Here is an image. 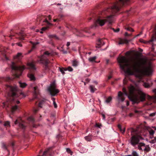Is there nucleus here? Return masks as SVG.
<instances>
[{
  "label": "nucleus",
  "instance_id": "1",
  "mask_svg": "<svg viewBox=\"0 0 156 156\" xmlns=\"http://www.w3.org/2000/svg\"><path fill=\"white\" fill-rule=\"evenodd\" d=\"M121 68L129 75H134L140 79L144 75L151 74L152 69L150 66H146L147 60L143 59L140 61L135 59L128 60L124 56H122L118 60Z\"/></svg>",
  "mask_w": 156,
  "mask_h": 156
},
{
  "label": "nucleus",
  "instance_id": "2",
  "mask_svg": "<svg viewBox=\"0 0 156 156\" xmlns=\"http://www.w3.org/2000/svg\"><path fill=\"white\" fill-rule=\"evenodd\" d=\"M131 2L132 0H111L110 3L107 2L109 7L101 12V14L102 15L104 14L110 15L107 16L105 19H102L100 16H98L95 14H93L92 16L94 19V22L90 28L95 29L98 25L103 26L106 22H108L109 24L111 25L113 22V17L115 13L119 11L123 6L129 5Z\"/></svg>",
  "mask_w": 156,
  "mask_h": 156
},
{
  "label": "nucleus",
  "instance_id": "3",
  "mask_svg": "<svg viewBox=\"0 0 156 156\" xmlns=\"http://www.w3.org/2000/svg\"><path fill=\"white\" fill-rule=\"evenodd\" d=\"M129 92L128 93L125 88L122 89L123 94L127 96L129 100L132 102L133 104H138L140 101H143L146 100V95L140 90L137 91V94H135V88L133 86H131L129 89Z\"/></svg>",
  "mask_w": 156,
  "mask_h": 156
},
{
  "label": "nucleus",
  "instance_id": "4",
  "mask_svg": "<svg viewBox=\"0 0 156 156\" xmlns=\"http://www.w3.org/2000/svg\"><path fill=\"white\" fill-rule=\"evenodd\" d=\"M130 130L131 133V136L128 140V142L132 147L138 149V147L140 144L143 143L141 141L143 138L139 133L137 129L131 128Z\"/></svg>",
  "mask_w": 156,
  "mask_h": 156
},
{
  "label": "nucleus",
  "instance_id": "5",
  "mask_svg": "<svg viewBox=\"0 0 156 156\" xmlns=\"http://www.w3.org/2000/svg\"><path fill=\"white\" fill-rule=\"evenodd\" d=\"M53 54L49 52L48 51H46L44 52V54L39 58V60L40 63L43 65V72L47 74L48 73L50 68L48 66V64L50 61L48 59L47 57L50 56H52Z\"/></svg>",
  "mask_w": 156,
  "mask_h": 156
},
{
  "label": "nucleus",
  "instance_id": "6",
  "mask_svg": "<svg viewBox=\"0 0 156 156\" xmlns=\"http://www.w3.org/2000/svg\"><path fill=\"white\" fill-rule=\"evenodd\" d=\"M35 63L36 62L33 61L28 63L27 64L30 69V72L28 74L27 76L31 80L34 81L35 80V78L34 75V73L36 70V68L35 67Z\"/></svg>",
  "mask_w": 156,
  "mask_h": 156
},
{
  "label": "nucleus",
  "instance_id": "7",
  "mask_svg": "<svg viewBox=\"0 0 156 156\" xmlns=\"http://www.w3.org/2000/svg\"><path fill=\"white\" fill-rule=\"evenodd\" d=\"M48 90L52 96H55L59 91L58 89H56L55 84L54 82H53L51 84L50 86L48 88Z\"/></svg>",
  "mask_w": 156,
  "mask_h": 156
},
{
  "label": "nucleus",
  "instance_id": "8",
  "mask_svg": "<svg viewBox=\"0 0 156 156\" xmlns=\"http://www.w3.org/2000/svg\"><path fill=\"white\" fill-rule=\"evenodd\" d=\"M138 150L141 151H144L145 153H147L151 151V149L149 145L142 143L138 147Z\"/></svg>",
  "mask_w": 156,
  "mask_h": 156
},
{
  "label": "nucleus",
  "instance_id": "9",
  "mask_svg": "<svg viewBox=\"0 0 156 156\" xmlns=\"http://www.w3.org/2000/svg\"><path fill=\"white\" fill-rule=\"evenodd\" d=\"M16 87H11L10 88V90L8 94V96L12 98L13 100H14L15 98L16 97Z\"/></svg>",
  "mask_w": 156,
  "mask_h": 156
},
{
  "label": "nucleus",
  "instance_id": "10",
  "mask_svg": "<svg viewBox=\"0 0 156 156\" xmlns=\"http://www.w3.org/2000/svg\"><path fill=\"white\" fill-rule=\"evenodd\" d=\"M89 28H86L83 30H79L76 29H74L73 32L76 34V36L80 37H82L83 36L82 33L84 31L86 33H89Z\"/></svg>",
  "mask_w": 156,
  "mask_h": 156
},
{
  "label": "nucleus",
  "instance_id": "11",
  "mask_svg": "<svg viewBox=\"0 0 156 156\" xmlns=\"http://www.w3.org/2000/svg\"><path fill=\"white\" fill-rule=\"evenodd\" d=\"M34 90L33 98L32 99L30 100V101H32L35 99H37V100H39L38 98V95L39 94V92L37 87L36 86L34 87Z\"/></svg>",
  "mask_w": 156,
  "mask_h": 156
},
{
  "label": "nucleus",
  "instance_id": "12",
  "mask_svg": "<svg viewBox=\"0 0 156 156\" xmlns=\"http://www.w3.org/2000/svg\"><path fill=\"white\" fill-rule=\"evenodd\" d=\"M52 147H51L45 151H44L43 154H42L41 153L42 152V151H41L39 153V156H44L46 154H48L50 156H52V151H51V150L52 149Z\"/></svg>",
  "mask_w": 156,
  "mask_h": 156
},
{
  "label": "nucleus",
  "instance_id": "13",
  "mask_svg": "<svg viewBox=\"0 0 156 156\" xmlns=\"http://www.w3.org/2000/svg\"><path fill=\"white\" fill-rule=\"evenodd\" d=\"M153 91L154 94V95L152 96L147 95L148 99L149 100L152 101L154 103H156V88L153 90Z\"/></svg>",
  "mask_w": 156,
  "mask_h": 156
},
{
  "label": "nucleus",
  "instance_id": "14",
  "mask_svg": "<svg viewBox=\"0 0 156 156\" xmlns=\"http://www.w3.org/2000/svg\"><path fill=\"white\" fill-rule=\"evenodd\" d=\"M43 18H44V16L41 15V16H38L37 21H41L42 20V22L44 23H46V24L48 25H51V24L47 20V19L45 18L43 19Z\"/></svg>",
  "mask_w": 156,
  "mask_h": 156
},
{
  "label": "nucleus",
  "instance_id": "15",
  "mask_svg": "<svg viewBox=\"0 0 156 156\" xmlns=\"http://www.w3.org/2000/svg\"><path fill=\"white\" fill-rule=\"evenodd\" d=\"M123 93L121 91H119L118 95V100L119 103L120 102H123L125 99L123 96Z\"/></svg>",
  "mask_w": 156,
  "mask_h": 156
},
{
  "label": "nucleus",
  "instance_id": "16",
  "mask_svg": "<svg viewBox=\"0 0 156 156\" xmlns=\"http://www.w3.org/2000/svg\"><path fill=\"white\" fill-rule=\"evenodd\" d=\"M105 44V42L101 39H99L97 41L95 47L96 48H100Z\"/></svg>",
  "mask_w": 156,
  "mask_h": 156
},
{
  "label": "nucleus",
  "instance_id": "17",
  "mask_svg": "<svg viewBox=\"0 0 156 156\" xmlns=\"http://www.w3.org/2000/svg\"><path fill=\"white\" fill-rule=\"evenodd\" d=\"M11 67L13 70L15 71H18L20 69V68L16 66V64L14 62H12L11 66Z\"/></svg>",
  "mask_w": 156,
  "mask_h": 156
},
{
  "label": "nucleus",
  "instance_id": "18",
  "mask_svg": "<svg viewBox=\"0 0 156 156\" xmlns=\"http://www.w3.org/2000/svg\"><path fill=\"white\" fill-rule=\"evenodd\" d=\"M65 16L62 14H59L58 15H56L54 16V18H57L58 20V22H60L61 20H63Z\"/></svg>",
  "mask_w": 156,
  "mask_h": 156
},
{
  "label": "nucleus",
  "instance_id": "19",
  "mask_svg": "<svg viewBox=\"0 0 156 156\" xmlns=\"http://www.w3.org/2000/svg\"><path fill=\"white\" fill-rule=\"evenodd\" d=\"M27 120L29 121L33 125V127H36L35 125L34 124V123L35 122V120L34 118L32 117L31 116L29 117L28 118Z\"/></svg>",
  "mask_w": 156,
  "mask_h": 156
},
{
  "label": "nucleus",
  "instance_id": "20",
  "mask_svg": "<svg viewBox=\"0 0 156 156\" xmlns=\"http://www.w3.org/2000/svg\"><path fill=\"white\" fill-rule=\"evenodd\" d=\"M13 59L15 61L18 62L20 60V53H17V55L13 57Z\"/></svg>",
  "mask_w": 156,
  "mask_h": 156
},
{
  "label": "nucleus",
  "instance_id": "21",
  "mask_svg": "<svg viewBox=\"0 0 156 156\" xmlns=\"http://www.w3.org/2000/svg\"><path fill=\"white\" fill-rule=\"evenodd\" d=\"M128 41L126 39H121L119 41V44H121L124 43L127 44L128 43Z\"/></svg>",
  "mask_w": 156,
  "mask_h": 156
},
{
  "label": "nucleus",
  "instance_id": "22",
  "mask_svg": "<svg viewBox=\"0 0 156 156\" xmlns=\"http://www.w3.org/2000/svg\"><path fill=\"white\" fill-rule=\"evenodd\" d=\"M59 69L63 75H64L65 74L64 71H67V68L59 67Z\"/></svg>",
  "mask_w": 156,
  "mask_h": 156
},
{
  "label": "nucleus",
  "instance_id": "23",
  "mask_svg": "<svg viewBox=\"0 0 156 156\" xmlns=\"http://www.w3.org/2000/svg\"><path fill=\"white\" fill-rule=\"evenodd\" d=\"M30 42L32 44V49L29 51V53H30V52H31L33 49H34L35 48L36 45L39 44V42H36L35 43H33L32 42Z\"/></svg>",
  "mask_w": 156,
  "mask_h": 156
},
{
  "label": "nucleus",
  "instance_id": "24",
  "mask_svg": "<svg viewBox=\"0 0 156 156\" xmlns=\"http://www.w3.org/2000/svg\"><path fill=\"white\" fill-rule=\"evenodd\" d=\"M90 91L92 93H94L96 90V89L95 88L94 86L92 85L90 86Z\"/></svg>",
  "mask_w": 156,
  "mask_h": 156
},
{
  "label": "nucleus",
  "instance_id": "25",
  "mask_svg": "<svg viewBox=\"0 0 156 156\" xmlns=\"http://www.w3.org/2000/svg\"><path fill=\"white\" fill-rule=\"evenodd\" d=\"M79 62L76 60H74L72 62L73 66L74 67H76L78 66Z\"/></svg>",
  "mask_w": 156,
  "mask_h": 156
},
{
  "label": "nucleus",
  "instance_id": "26",
  "mask_svg": "<svg viewBox=\"0 0 156 156\" xmlns=\"http://www.w3.org/2000/svg\"><path fill=\"white\" fill-rule=\"evenodd\" d=\"M85 140L88 141H90L91 140V135H89L87 136H86L85 137Z\"/></svg>",
  "mask_w": 156,
  "mask_h": 156
},
{
  "label": "nucleus",
  "instance_id": "27",
  "mask_svg": "<svg viewBox=\"0 0 156 156\" xmlns=\"http://www.w3.org/2000/svg\"><path fill=\"white\" fill-rule=\"evenodd\" d=\"M118 128L120 130V131L121 132V133H124L125 132V128H124L123 130H122L121 128V125H120V124L118 125Z\"/></svg>",
  "mask_w": 156,
  "mask_h": 156
},
{
  "label": "nucleus",
  "instance_id": "28",
  "mask_svg": "<svg viewBox=\"0 0 156 156\" xmlns=\"http://www.w3.org/2000/svg\"><path fill=\"white\" fill-rule=\"evenodd\" d=\"M96 59V57L94 56L92 57H90L89 58V61L91 62H96L95 60Z\"/></svg>",
  "mask_w": 156,
  "mask_h": 156
},
{
  "label": "nucleus",
  "instance_id": "29",
  "mask_svg": "<svg viewBox=\"0 0 156 156\" xmlns=\"http://www.w3.org/2000/svg\"><path fill=\"white\" fill-rule=\"evenodd\" d=\"M20 88H24L25 87L27 86V84L25 83H22L20 82Z\"/></svg>",
  "mask_w": 156,
  "mask_h": 156
},
{
  "label": "nucleus",
  "instance_id": "30",
  "mask_svg": "<svg viewBox=\"0 0 156 156\" xmlns=\"http://www.w3.org/2000/svg\"><path fill=\"white\" fill-rule=\"evenodd\" d=\"M21 117H20V128H22L23 129H24L26 128V126L24 125V124L21 123Z\"/></svg>",
  "mask_w": 156,
  "mask_h": 156
},
{
  "label": "nucleus",
  "instance_id": "31",
  "mask_svg": "<svg viewBox=\"0 0 156 156\" xmlns=\"http://www.w3.org/2000/svg\"><path fill=\"white\" fill-rule=\"evenodd\" d=\"M4 126L7 127H10V123L9 121H7L5 122Z\"/></svg>",
  "mask_w": 156,
  "mask_h": 156
},
{
  "label": "nucleus",
  "instance_id": "32",
  "mask_svg": "<svg viewBox=\"0 0 156 156\" xmlns=\"http://www.w3.org/2000/svg\"><path fill=\"white\" fill-rule=\"evenodd\" d=\"M112 100V98L110 96L107 98L105 100V102L107 103H109Z\"/></svg>",
  "mask_w": 156,
  "mask_h": 156
},
{
  "label": "nucleus",
  "instance_id": "33",
  "mask_svg": "<svg viewBox=\"0 0 156 156\" xmlns=\"http://www.w3.org/2000/svg\"><path fill=\"white\" fill-rule=\"evenodd\" d=\"M148 131L151 136H153L154 133V131L152 129H151L148 130Z\"/></svg>",
  "mask_w": 156,
  "mask_h": 156
},
{
  "label": "nucleus",
  "instance_id": "34",
  "mask_svg": "<svg viewBox=\"0 0 156 156\" xmlns=\"http://www.w3.org/2000/svg\"><path fill=\"white\" fill-rule=\"evenodd\" d=\"M49 37L50 38H54L56 39H58V37L55 35H50L49 36Z\"/></svg>",
  "mask_w": 156,
  "mask_h": 156
},
{
  "label": "nucleus",
  "instance_id": "35",
  "mask_svg": "<svg viewBox=\"0 0 156 156\" xmlns=\"http://www.w3.org/2000/svg\"><path fill=\"white\" fill-rule=\"evenodd\" d=\"M20 98H21V97L22 98H25L27 96V95L25 94L23 92L21 91H20Z\"/></svg>",
  "mask_w": 156,
  "mask_h": 156
},
{
  "label": "nucleus",
  "instance_id": "36",
  "mask_svg": "<svg viewBox=\"0 0 156 156\" xmlns=\"http://www.w3.org/2000/svg\"><path fill=\"white\" fill-rule=\"evenodd\" d=\"M20 76L21 75V72L24 69H25L26 67L25 66H22V65H21V64H20Z\"/></svg>",
  "mask_w": 156,
  "mask_h": 156
},
{
  "label": "nucleus",
  "instance_id": "37",
  "mask_svg": "<svg viewBox=\"0 0 156 156\" xmlns=\"http://www.w3.org/2000/svg\"><path fill=\"white\" fill-rule=\"evenodd\" d=\"M18 108V106L17 105H15L12 107V112L15 111Z\"/></svg>",
  "mask_w": 156,
  "mask_h": 156
},
{
  "label": "nucleus",
  "instance_id": "38",
  "mask_svg": "<svg viewBox=\"0 0 156 156\" xmlns=\"http://www.w3.org/2000/svg\"><path fill=\"white\" fill-rule=\"evenodd\" d=\"M144 86L146 88H149L151 86V85L147 83H144Z\"/></svg>",
  "mask_w": 156,
  "mask_h": 156
},
{
  "label": "nucleus",
  "instance_id": "39",
  "mask_svg": "<svg viewBox=\"0 0 156 156\" xmlns=\"http://www.w3.org/2000/svg\"><path fill=\"white\" fill-rule=\"evenodd\" d=\"M132 155L133 156H139L137 152L135 151H133L132 153Z\"/></svg>",
  "mask_w": 156,
  "mask_h": 156
},
{
  "label": "nucleus",
  "instance_id": "40",
  "mask_svg": "<svg viewBox=\"0 0 156 156\" xmlns=\"http://www.w3.org/2000/svg\"><path fill=\"white\" fill-rule=\"evenodd\" d=\"M125 29L127 30L130 31H133V29L129 27H125Z\"/></svg>",
  "mask_w": 156,
  "mask_h": 156
},
{
  "label": "nucleus",
  "instance_id": "41",
  "mask_svg": "<svg viewBox=\"0 0 156 156\" xmlns=\"http://www.w3.org/2000/svg\"><path fill=\"white\" fill-rule=\"evenodd\" d=\"M48 27H44L42 28L41 29V31H40V33H43V31H45L46 30H47L48 28Z\"/></svg>",
  "mask_w": 156,
  "mask_h": 156
},
{
  "label": "nucleus",
  "instance_id": "42",
  "mask_svg": "<svg viewBox=\"0 0 156 156\" xmlns=\"http://www.w3.org/2000/svg\"><path fill=\"white\" fill-rule=\"evenodd\" d=\"M66 151L69 153L71 154L72 155V153H73L71 151L70 149L69 148H67L66 149Z\"/></svg>",
  "mask_w": 156,
  "mask_h": 156
},
{
  "label": "nucleus",
  "instance_id": "43",
  "mask_svg": "<svg viewBox=\"0 0 156 156\" xmlns=\"http://www.w3.org/2000/svg\"><path fill=\"white\" fill-rule=\"evenodd\" d=\"M44 102V100H42V101H41L39 104L38 106L40 107H41V105L43 104Z\"/></svg>",
  "mask_w": 156,
  "mask_h": 156
},
{
  "label": "nucleus",
  "instance_id": "44",
  "mask_svg": "<svg viewBox=\"0 0 156 156\" xmlns=\"http://www.w3.org/2000/svg\"><path fill=\"white\" fill-rule=\"evenodd\" d=\"M95 126L96 127H98V128H100L101 127H102V125L101 124H99L98 123H96V124Z\"/></svg>",
  "mask_w": 156,
  "mask_h": 156
},
{
  "label": "nucleus",
  "instance_id": "45",
  "mask_svg": "<svg viewBox=\"0 0 156 156\" xmlns=\"http://www.w3.org/2000/svg\"><path fill=\"white\" fill-rule=\"evenodd\" d=\"M67 69L69 71H73V68L70 67V66H69L68 67V68H67Z\"/></svg>",
  "mask_w": 156,
  "mask_h": 156
},
{
  "label": "nucleus",
  "instance_id": "46",
  "mask_svg": "<svg viewBox=\"0 0 156 156\" xmlns=\"http://www.w3.org/2000/svg\"><path fill=\"white\" fill-rule=\"evenodd\" d=\"M113 30L115 32H118L119 31V29L118 28L116 30H115L114 28H112Z\"/></svg>",
  "mask_w": 156,
  "mask_h": 156
},
{
  "label": "nucleus",
  "instance_id": "47",
  "mask_svg": "<svg viewBox=\"0 0 156 156\" xmlns=\"http://www.w3.org/2000/svg\"><path fill=\"white\" fill-rule=\"evenodd\" d=\"M38 108H34V112L35 113H36L38 112Z\"/></svg>",
  "mask_w": 156,
  "mask_h": 156
},
{
  "label": "nucleus",
  "instance_id": "48",
  "mask_svg": "<svg viewBox=\"0 0 156 156\" xmlns=\"http://www.w3.org/2000/svg\"><path fill=\"white\" fill-rule=\"evenodd\" d=\"M155 113H152L149 114V116L150 117H153L155 116Z\"/></svg>",
  "mask_w": 156,
  "mask_h": 156
},
{
  "label": "nucleus",
  "instance_id": "49",
  "mask_svg": "<svg viewBox=\"0 0 156 156\" xmlns=\"http://www.w3.org/2000/svg\"><path fill=\"white\" fill-rule=\"evenodd\" d=\"M53 105H54V107L55 108H57V105L56 102H55V101H54V102H53Z\"/></svg>",
  "mask_w": 156,
  "mask_h": 156
},
{
  "label": "nucleus",
  "instance_id": "50",
  "mask_svg": "<svg viewBox=\"0 0 156 156\" xmlns=\"http://www.w3.org/2000/svg\"><path fill=\"white\" fill-rule=\"evenodd\" d=\"M156 142V137L154 138V139L152 141V143H155Z\"/></svg>",
  "mask_w": 156,
  "mask_h": 156
},
{
  "label": "nucleus",
  "instance_id": "51",
  "mask_svg": "<svg viewBox=\"0 0 156 156\" xmlns=\"http://www.w3.org/2000/svg\"><path fill=\"white\" fill-rule=\"evenodd\" d=\"M54 19H53V21L54 22H58V20L57 18H54Z\"/></svg>",
  "mask_w": 156,
  "mask_h": 156
},
{
  "label": "nucleus",
  "instance_id": "52",
  "mask_svg": "<svg viewBox=\"0 0 156 156\" xmlns=\"http://www.w3.org/2000/svg\"><path fill=\"white\" fill-rule=\"evenodd\" d=\"M14 76L15 77H19V75L16 73H15L14 74Z\"/></svg>",
  "mask_w": 156,
  "mask_h": 156
},
{
  "label": "nucleus",
  "instance_id": "53",
  "mask_svg": "<svg viewBox=\"0 0 156 156\" xmlns=\"http://www.w3.org/2000/svg\"><path fill=\"white\" fill-rule=\"evenodd\" d=\"M139 41L141 42L145 43V42H144V40L142 39H140Z\"/></svg>",
  "mask_w": 156,
  "mask_h": 156
},
{
  "label": "nucleus",
  "instance_id": "54",
  "mask_svg": "<svg viewBox=\"0 0 156 156\" xmlns=\"http://www.w3.org/2000/svg\"><path fill=\"white\" fill-rule=\"evenodd\" d=\"M21 33L20 32V40H23L24 39V37H21Z\"/></svg>",
  "mask_w": 156,
  "mask_h": 156
},
{
  "label": "nucleus",
  "instance_id": "55",
  "mask_svg": "<svg viewBox=\"0 0 156 156\" xmlns=\"http://www.w3.org/2000/svg\"><path fill=\"white\" fill-rule=\"evenodd\" d=\"M70 45V42H68L67 43L66 45L67 47H68Z\"/></svg>",
  "mask_w": 156,
  "mask_h": 156
},
{
  "label": "nucleus",
  "instance_id": "56",
  "mask_svg": "<svg viewBox=\"0 0 156 156\" xmlns=\"http://www.w3.org/2000/svg\"><path fill=\"white\" fill-rule=\"evenodd\" d=\"M48 18L49 20H50L51 19V16L50 15H49L48 16Z\"/></svg>",
  "mask_w": 156,
  "mask_h": 156
},
{
  "label": "nucleus",
  "instance_id": "57",
  "mask_svg": "<svg viewBox=\"0 0 156 156\" xmlns=\"http://www.w3.org/2000/svg\"><path fill=\"white\" fill-rule=\"evenodd\" d=\"M129 103L128 101H127L126 102V105L127 106H128L129 105Z\"/></svg>",
  "mask_w": 156,
  "mask_h": 156
},
{
  "label": "nucleus",
  "instance_id": "58",
  "mask_svg": "<svg viewBox=\"0 0 156 156\" xmlns=\"http://www.w3.org/2000/svg\"><path fill=\"white\" fill-rule=\"evenodd\" d=\"M125 35L126 36H129V34L127 32H126L125 33Z\"/></svg>",
  "mask_w": 156,
  "mask_h": 156
},
{
  "label": "nucleus",
  "instance_id": "59",
  "mask_svg": "<svg viewBox=\"0 0 156 156\" xmlns=\"http://www.w3.org/2000/svg\"><path fill=\"white\" fill-rule=\"evenodd\" d=\"M109 62V60L108 59H106V63L108 64Z\"/></svg>",
  "mask_w": 156,
  "mask_h": 156
},
{
  "label": "nucleus",
  "instance_id": "60",
  "mask_svg": "<svg viewBox=\"0 0 156 156\" xmlns=\"http://www.w3.org/2000/svg\"><path fill=\"white\" fill-rule=\"evenodd\" d=\"M102 115L103 117V119H105V115L104 114H102Z\"/></svg>",
  "mask_w": 156,
  "mask_h": 156
},
{
  "label": "nucleus",
  "instance_id": "61",
  "mask_svg": "<svg viewBox=\"0 0 156 156\" xmlns=\"http://www.w3.org/2000/svg\"><path fill=\"white\" fill-rule=\"evenodd\" d=\"M17 122H18V120H16L15 122V124H17Z\"/></svg>",
  "mask_w": 156,
  "mask_h": 156
},
{
  "label": "nucleus",
  "instance_id": "62",
  "mask_svg": "<svg viewBox=\"0 0 156 156\" xmlns=\"http://www.w3.org/2000/svg\"><path fill=\"white\" fill-rule=\"evenodd\" d=\"M91 17H90L88 18L89 21H90L91 19Z\"/></svg>",
  "mask_w": 156,
  "mask_h": 156
},
{
  "label": "nucleus",
  "instance_id": "63",
  "mask_svg": "<svg viewBox=\"0 0 156 156\" xmlns=\"http://www.w3.org/2000/svg\"><path fill=\"white\" fill-rule=\"evenodd\" d=\"M142 33L141 32L139 34H137V35H136V36L137 37V36H140V34H142Z\"/></svg>",
  "mask_w": 156,
  "mask_h": 156
},
{
  "label": "nucleus",
  "instance_id": "64",
  "mask_svg": "<svg viewBox=\"0 0 156 156\" xmlns=\"http://www.w3.org/2000/svg\"><path fill=\"white\" fill-rule=\"evenodd\" d=\"M52 100L53 101V102L54 101H55V98H52Z\"/></svg>",
  "mask_w": 156,
  "mask_h": 156
}]
</instances>
